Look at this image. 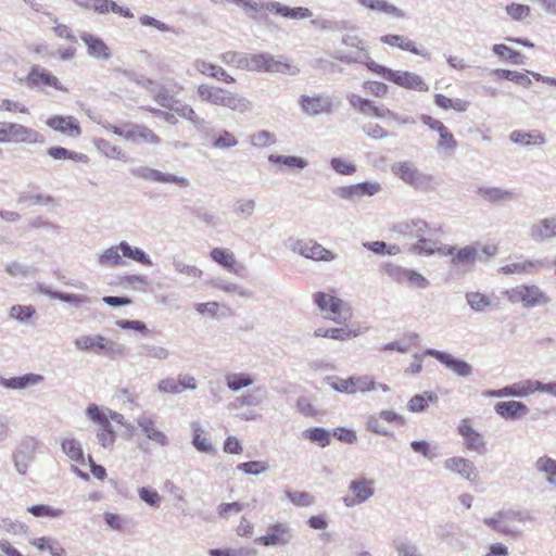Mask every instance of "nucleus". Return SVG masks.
I'll return each instance as SVG.
<instances>
[{
  "mask_svg": "<svg viewBox=\"0 0 556 556\" xmlns=\"http://www.w3.org/2000/svg\"><path fill=\"white\" fill-rule=\"evenodd\" d=\"M219 59L223 63L240 70L258 71L268 73H282L289 75H298L300 70L291 63L276 60L269 53H258L249 55L243 52L226 51L220 54Z\"/></svg>",
  "mask_w": 556,
  "mask_h": 556,
  "instance_id": "f257e3e1",
  "label": "nucleus"
},
{
  "mask_svg": "<svg viewBox=\"0 0 556 556\" xmlns=\"http://www.w3.org/2000/svg\"><path fill=\"white\" fill-rule=\"evenodd\" d=\"M197 96L203 103L227 108L241 114L251 112L253 109L252 102L245 97L215 85H199Z\"/></svg>",
  "mask_w": 556,
  "mask_h": 556,
  "instance_id": "f03ea898",
  "label": "nucleus"
},
{
  "mask_svg": "<svg viewBox=\"0 0 556 556\" xmlns=\"http://www.w3.org/2000/svg\"><path fill=\"white\" fill-rule=\"evenodd\" d=\"M392 173L409 187L429 192L434 190V176L420 170L412 161L396 162L391 167Z\"/></svg>",
  "mask_w": 556,
  "mask_h": 556,
  "instance_id": "7ed1b4c3",
  "label": "nucleus"
},
{
  "mask_svg": "<svg viewBox=\"0 0 556 556\" xmlns=\"http://www.w3.org/2000/svg\"><path fill=\"white\" fill-rule=\"evenodd\" d=\"M511 304L521 303L525 308L545 306L551 298L545 291L534 283H523L510 288L504 292Z\"/></svg>",
  "mask_w": 556,
  "mask_h": 556,
  "instance_id": "20e7f679",
  "label": "nucleus"
},
{
  "mask_svg": "<svg viewBox=\"0 0 556 556\" xmlns=\"http://www.w3.org/2000/svg\"><path fill=\"white\" fill-rule=\"evenodd\" d=\"M46 138L39 131L18 123L0 122L1 143L42 144Z\"/></svg>",
  "mask_w": 556,
  "mask_h": 556,
  "instance_id": "39448f33",
  "label": "nucleus"
},
{
  "mask_svg": "<svg viewBox=\"0 0 556 556\" xmlns=\"http://www.w3.org/2000/svg\"><path fill=\"white\" fill-rule=\"evenodd\" d=\"M294 539V530L288 522L268 525L266 534L256 538L254 543L263 546H286Z\"/></svg>",
  "mask_w": 556,
  "mask_h": 556,
  "instance_id": "423d86ee",
  "label": "nucleus"
},
{
  "mask_svg": "<svg viewBox=\"0 0 556 556\" xmlns=\"http://www.w3.org/2000/svg\"><path fill=\"white\" fill-rule=\"evenodd\" d=\"M130 173L132 176L146 181L160 184H175L179 188H187L190 186V181L187 177L163 173L159 169L149 166H139L132 168Z\"/></svg>",
  "mask_w": 556,
  "mask_h": 556,
  "instance_id": "0eeeda50",
  "label": "nucleus"
},
{
  "mask_svg": "<svg viewBox=\"0 0 556 556\" xmlns=\"http://www.w3.org/2000/svg\"><path fill=\"white\" fill-rule=\"evenodd\" d=\"M290 249L294 253L313 261L331 262L336 258V254L332 251L324 248L317 241L312 239H299L291 244Z\"/></svg>",
  "mask_w": 556,
  "mask_h": 556,
  "instance_id": "6e6552de",
  "label": "nucleus"
},
{
  "mask_svg": "<svg viewBox=\"0 0 556 556\" xmlns=\"http://www.w3.org/2000/svg\"><path fill=\"white\" fill-rule=\"evenodd\" d=\"M381 77L405 89L417 91H428L429 89L424 78L413 72L393 71L386 66Z\"/></svg>",
  "mask_w": 556,
  "mask_h": 556,
  "instance_id": "1a4fd4ad",
  "label": "nucleus"
},
{
  "mask_svg": "<svg viewBox=\"0 0 556 556\" xmlns=\"http://www.w3.org/2000/svg\"><path fill=\"white\" fill-rule=\"evenodd\" d=\"M38 442L34 437H25L21 440L13 453L15 469L21 475H26L29 465L35 460Z\"/></svg>",
  "mask_w": 556,
  "mask_h": 556,
  "instance_id": "9d476101",
  "label": "nucleus"
},
{
  "mask_svg": "<svg viewBox=\"0 0 556 556\" xmlns=\"http://www.w3.org/2000/svg\"><path fill=\"white\" fill-rule=\"evenodd\" d=\"M381 190V185L377 181H365L350 186L337 188L333 192L337 197L357 202L364 197H372Z\"/></svg>",
  "mask_w": 556,
  "mask_h": 556,
  "instance_id": "9b49d317",
  "label": "nucleus"
},
{
  "mask_svg": "<svg viewBox=\"0 0 556 556\" xmlns=\"http://www.w3.org/2000/svg\"><path fill=\"white\" fill-rule=\"evenodd\" d=\"M349 490L352 495L343 497L346 507H354L368 501L375 494V482L372 480L361 478L350 482Z\"/></svg>",
  "mask_w": 556,
  "mask_h": 556,
  "instance_id": "f8f14e48",
  "label": "nucleus"
},
{
  "mask_svg": "<svg viewBox=\"0 0 556 556\" xmlns=\"http://www.w3.org/2000/svg\"><path fill=\"white\" fill-rule=\"evenodd\" d=\"M299 103L302 111L309 116L330 114L333 111L331 97L327 94L301 96Z\"/></svg>",
  "mask_w": 556,
  "mask_h": 556,
  "instance_id": "ddd939ff",
  "label": "nucleus"
},
{
  "mask_svg": "<svg viewBox=\"0 0 556 556\" xmlns=\"http://www.w3.org/2000/svg\"><path fill=\"white\" fill-rule=\"evenodd\" d=\"M443 467L445 470L458 475L460 478L470 482H475L479 478V471L475 464L465 457H450L444 460Z\"/></svg>",
  "mask_w": 556,
  "mask_h": 556,
  "instance_id": "4468645a",
  "label": "nucleus"
},
{
  "mask_svg": "<svg viewBox=\"0 0 556 556\" xmlns=\"http://www.w3.org/2000/svg\"><path fill=\"white\" fill-rule=\"evenodd\" d=\"M425 354L434 357L459 377L466 378L472 374V367L467 362L457 359L446 352L427 349Z\"/></svg>",
  "mask_w": 556,
  "mask_h": 556,
  "instance_id": "2eb2a0df",
  "label": "nucleus"
},
{
  "mask_svg": "<svg viewBox=\"0 0 556 556\" xmlns=\"http://www.w3.org/2000/svg\"><path fill=\"white\" fill-rule=\"evenodd\" d=\"M458 433L464 439V446L472 452L483 455L486 452V442L483 435L473 429L467 419H463L458 426Z\"/></svg>",
  "mask_w": 556,
  "mask_h": 556,
  "instance_id": "dca6fc26",
  "label": "nucleus"
},
{
  "mask_svg": "<svg viewBox=\"0 0 556 556\" xmlns=\"http://www.w3.org/2000/svg\"><path fill=\"white\" fill-rule=\"evenodd\" d=\"M493 74L500 78L508 79V80L514 81L515 84H518L523 87H529L532 84L530 77L528 76V74H530V72H528V71L526 73H520V72H516V71L497 68V70L493 71ZM531 75L538 81H542V83H545L548 85L556 86V78L543 76V75H541L539 73H534V72H531Z\"/></svg>",
  "mask_w": 556,
  "mask_h": 556,
  "instance_id": "f3484780",
  "label": "nucleus"
},
{
  "mask_svg": "<svg viewBox=\"0 0 556 556\" xmlns=\"http://www.w3.org/2000/svg\"><path fill=\"white\" fill-rule=\"evenodd\" d=\"M267 397L265 388L258 386L236 396L229 404V407L236 410L242 407H258L267 401Z\"/></svg>",
  "mask_w": 556,
  "mask_h": 556,
  "instance_id": "a211bd4d",
  "label": "nucleus"
},
{
  "mask_svg": "<svg viewBox=\"0 0 556 556\" xmlns=\"http://www.w3.org/2000/svg\"><path fill=\"white\" fill-rule=\"evenodd\" d=\"M547 260H525L522 262H515L504 265L500 271L505 275H527L533 276L539 274L544 267H547Z\"/></svg>",
  "mask_w": 556,
  "mask_h": 556,
  "instance_id": "6ab92c4d",
  "label": "nucleus"
},
{
  "mask_svg": "<svg viewBox=\"0 0 556 556\" xmlns=\"http://www.w3.org/2000/svg\"><path fill=\"white\" fill-rule=\"evenodd\" d=\"M314 302L327 318L337 323L340 321L342 300L324 292H317L314 294Z\"/></svg>",
  "mask_w": 556,
  "mask_h": 556,
  "instance_id": "aec40b11",
  "label": "nucleus"
},
{
  "mask_svg": "<svg viewBox=\"0 0 556 556\" xmlns=\"http://www.w3.org/2000/svg\"><path fill=\"white\" fill-rule=\"evenodd\" d=\"M444 255L452 256V264L454 266H471L477 260H480L476 245H466L458 250L456 247H444Z\"/></svg>",
  "mask_w": 556,
  "mask_h": 556,
  "instance_id": "412c9836",
  "label": "nucleus"
},
{
  "mask_svg": "<svg viewBox=\"0 0 556 556\" xmlns=\"http://www.w3.org/2000/svg\"><path fill=\"white\" fill-rule=\"evenodd\" d=\"M422 232L424 233H422L421 238L415 237L417 239V242L405 244L406 251L414 253V254L426 255V256L432 255L435 252H439L440 254L444 255V251H445L444 247L445 245L441 244L439 241L426 238V236L429 232V228L425 229Z\"/></svg>",
  "mask_w": 556,
  "mask_h": 556,
  "instance_id": "4be33fe9",
  "label": "nucleus"
},
{
  "mask_svg": "<svg viewBox=\"0 0 556 556\" xmlns=\"http://www.w3.org/2000/svg\"><path fill=\"white\" fill-rule=\"evenodd\" d=\"M210 256L214 262L237 276H242L245 270V266L238 263L235 254L228 249L214 248L211 251Z\"/></svg>",
  "mask_w": 556,
  "mask_h": 556,
  "instance_id": "5701e85b",
  "label": "nucleus"
},
{
  "mask_svg": "<svg viewBox=\"0 0 556 556\" xmlns=\"http://www.w3.org/2000/svg\"><path fill=\"white\" fill-rule=\"evenodd\" d=\"M530 237L536 243L553 240L556 237V216L543 218L531 226Z\"/></svg>",
  "mask_w": 556,
  "mask_h": 556,
  "instance_id": "b1692460",
  "label": "nucleus"
},
{
  "mask_svg": "<svg viewBox=\"0 0 556 556\" xmlns=\"http://www.w3.org/2000/svg\"><path fill=\"white\" fill-rule=\"evenodd\" d=\"M476 193L491 204H504L513 201L517 194L513 190L492 186H479Z\"/></svg>",
  "mask_w": 556,
  "mask_h": 556,
  "instance_id": "393cba45",
  "label": "nucleus"
},
{
  "mask_svg": "<svg viewBox=\"0 0 556 556\" xmlns=\"http://www.w3.org/2000/svg\"><path fill=\"white\" fill-rule=\"evenodd\" d=\"M136 422L138 427L141 429L142 433L152 442L161 445L166 446L168 445L169 441L167 435L157 429L155 421L152 419L151 416L147 414H141L136 419Z\"/></svg>",
  "mask_w": 556,
  "mask_h": 556,
  "instance_id": "a878e982",
  "label": "nucleus"
},
{
  "mask_svg": "<svg viewBox=\"0 0 556 556\" xmlns=\"http://www.w3.org/2000/svg\"><path fill=\"white\" fill-rule=\"evenodd\" d=\"M80 39L86 45L89 56L101 61H106L111 58L112 54L110 48L100 37L83 31L80 34Z\"/></svg>",
  "mask_w": 556,
  "mask_h": 556,
  "instance_id": "bb28decb",
  "label": "nucleus"
},
{
  "mask_svg": "<svg viewBox=\"0 0 556 556\" xmlns=\"http://www.w3.org/2000/svg\"><path fill=\"white\" fill-rule=\"evenodd\" d=\"M42 381L43 377L34 372L11 378H5L0 375V386L8 390H25L38 386Z\"/></svg>",
  "mask_w": 556,
  "mask_h": 556,
  "instance_id": "cd10ccee",
  "label": "nucleus"
},
{
  "mask_svg": "<svg viewBox=\"0 0 556 556\" xmlns=\"http://www.w3.org/2000/svg\"><path fill=\"white\" fill-rule=\"evenodd\" d=\"M47 125L55 131H60L70 137H78L81 129L78 121L73 116L55 115L47 121Z\"/></svg>",
  "mask_w": 556,
  "mask_h": 556,
  "instance_id": "c85d7f7f",
  "label": "nucleus"
},
{
  "mask_svg": "<svg viewBox=\"0 0 556 556\" xmlns=\"http://www.w3.org/2000/svg\"><path fill=\"white\" fill-rule=\"evenodd\" d=\"M126 140L135 144H159L160 137L144 125H129L127 129Z\"/></svg>",
  "mask_w": 556,
  "mask_h": 556,
  "instance_id": "c756f323",
  "label": "nucleus"
},
{
  "mask_svg": "<svg viewBox=\"0 0 556 556\" xmlns=\"http://www.w3.org/2000/svg\"><path fill=\"white\" fill-rule=\"evenodd\" d=\"M106 338L102 334H84L74 339L75 348L80 352L94 353L102 355L105 348Z\"/></svg>",
  "mask_w": 556,
  "mask_h": 556,
  "instance_id": "7c9ffc66",
  "label": "nucleus"
},
{
  "mask_svg": "<svg viewBox=\"0 0 556 556\" xmlns=\"http://www.w3.org/2000/svg\"><path fill=\"white\" fill-rule=\"evenodd\" d=\"M494 410L506 420H516L529 413L528 406L519 401L498 402L495 404Z\"/></svg>",
  "mask_w": 556,
  "mask_h": 556,
  "instance_id": "2f4dec72",
  "label": "nucleus"
},
{
  "mask_svg": "<svg viewBox=\"0 0 556 556\" xmlns=\"http://www.w3.org/2000/svg\"><path fill=\"white\" fill-rule=\"evenodd\" d=\"M193 67L203 75H207L219 81L226 84H235L236 79L233 76L228 74L222 66L206 62L203 59H197L193 62Z\"/></svg>",
  "mask_w": 556,
  "mask_h": 556,
  "instance_id": "473e14b6",
  "label": "nucleus"
},
{
  "mask_svg": "<svg viewBox=\"0 0 556 556\" xmlns=\"http://www.w3.org/2000/svg\"><path fill=\"white\" fill-rule=\"evenodd\" d=\"M383 43L392 47H399L402 50L409 51L414 54L420 55L426 60H430V53L419 50L415 42L402 35H384L380 38Z\"/></svg>",
  "mask_w": 556,
  "mask_h": 556,
  "instance_id": "72a5a7b5",
  "label": "nucleus"
},
{
  "mask_svg": "<svg viewBox=\"0 0 556 556\" xmlns=\"http://www.w3.org/2000/svg\"><path fill=\"white\" fill-rule=\"evenodd\" d=\"M170 111L191 122L199 131H205L207 129V122L200 117L189 104L176 100Z\"/></svg>",
  "mask_w": 556,
  "mask_h": 556,
  "instance_id": "f704fd0d",
  "label": "nucleus"
},
{
  "mask_svg": "<svg viewBox=\"0 0 556 556\" xmlns=\"http://www.w3.org/2000/svg\"><path fill=\"white\" fill-rule=\"evenodd\" d=\"M27 81L29 86H50L54 87L58 90H63V87L60 85L59 79L53 76L51 73L47 72L46 70L34 66L28 76Z\"/></svg>",
  "mask_w": 556,
  "mask_h": 556,
  "instance_id": "c9c22d12",
  "label": "nucleus"
},
{
  "mask_svg": "<svg viewBox=\"0 0 556 556\" xmlns=\"http://www.w3.org/2000/svg\"><path fill=\"white\" fill-rule=\"evenodd\" d=\"M393 231L404 237H422V231L428 229V224L422 219L403 220L393 226Z\"/></svg>",
  "mask_w": 556,
  "mask_h": 556,
  "instance_id": "e433bc0d",
  "label": "nucleus"
},
{
  "mask_svg": "<svg viewBox=\"0 0 556 556\" xmlns=\"http://www.w3.org/2000/svg\"><path fill=\"white\" fill-rule=\"evenodd\" d=\"M267 7L270 8V12L281 15L287 18H292V20H304V18L312 17V15H313V12L307 8H303V7L289 8L280 2H277V1L271 2Z\"/></svg>",
  "mask_w": 556,
  "mask_h": 556,
  "instance_id": "4c0bfd02",
  "label": "nucleus"
},
{
  "mask_svg": "<svg viewBox=\"0 0 556 556\" xmlns=\"http://www.w3.org/2000/svg\"><path fill=\"white\" fill-rule=\"evenodd\" d=\"M510 140L516 144L521 146H543L546 142L545 136L539 131H523V130H514L510 136Z\"/></svg>",
  "mask_w": 556,
  "mask_h": 556,
  "instance_id": "58836bf2",
  "label": "nucleus"
},
{
  "mask_svg": "<svg viewBox=\"0 0 556 556\" xmlns=\"http://www.w3.org/2000/svg\"><path fill=\"white\" fill-rule=\"evenodd\" d=\"M62 452L74 463L86 464V457L79 441L74 438H65L61 441Z\"/></svg>",
  "mask_w": 556,
  "mask_h": 556,
  "instance_id": "ea45409f",
  "label": "nucleus"
},
{
  "mask_svg": "<svg viewBox=\"0 0 556 556\" xmlns=\"http://www.w3.org/2000/svg\"><path fill=\"white\" fill-rule=\"evenodd\" d=\"M119 243L112 245L98 255L97 262L103 267H116L123 264Z\"/></svg>",
  "mask_w": 556,
  "mask_h": 556,
  "instance_id": "a19ab883",
  "label": "nucleus"
},
{
  "mask_svg": "<svg viewBox=\"0 0 556 556\" xmlns=\"http://www.w3.org/2000/svg\"><path fill=\"white\" fill-rule=\"evenodd\" d=\"M226 386L232 392H239L240 390L248 388L253 384V378L249 374L244 372H228L225 376Z\"/></svg>",
  "mask_w": 556,
  "mask_h": 556,
  "instance_id": "79ce46f5",
  "label": "nucleus"
},
{
  "mask_svg": "<svg viewBox=\"0 0 556 556\" xmlns=\"http://www.w3.org/2000/svg\"><path fill=\"white\" fill-rule=\"evenodd\" d=\"M121 253L124 257L130 258L142 265L151 266L152 261L150 256L141 249L130 245L126 241L119 242Z\"/></svg>",
  "mask_w": 556,
  "mask_h": 556,
  "instance_id": "37998d69",
  "label": "nucleus"
},
{
  "mask_svg": "<svg viewBox=\"0 0 556 556\" xmlns=\"http://www.w3.org/2000/svg\"><path fill=\"white\" fill-rule=\"evenodd\" d=\"M138 355L143 358L165 361L169 357L170 352L161 345L143 343L138 346Z\"/></svg>",
  "mask_w": 556,
  "mask_h": 556,
  "instance_id": "c03bdc74",
  "label": "nucleus"
},
{
  "mask_svg": "<svg viewBox=\"0 0 556 556\" xmlns=\"http://www.w3.org/2000/svg\"><path fill=\"white\" fill-rule=\"evenodd\" d=\"M211 286L216 288V289H219V290H223L225 292H228V293H237L238 295H240L241 298H245V299H250L253 296V293L252 291L248 290V289H244L242 287H240L239 285L235 283V282H230V281H227L223 278H213L211 280Z\"/></svg>",
  "mask_w": 556,
  "mask_h": 556,
  "instance_id": "a18cd8bd",
  "label": "nucleus"
},
{
  "mask_svg": "<svg viewBox=\"0 0 556 556\" xmlns=\"http://www.w3.org/2000/svg\"><path fill=\"white\" fill-rule=\"evenodd\" d=\"M538 471L546 476L549 485H556V460L548 456H541L535 462Z\"/></svg>",
  "mask_w": 556,
  "mask_h": 556,
  "instance_id": "49530a36",
  "label": "nucleus"
},
{
  "mask_svg": "<svg viewBox=\"0 0 556 556\" xmlns=\"http://www.w3.org/2000/svg\"><path fill=\"white\" fill-rule=\"evenodd\" d=\"M86 416L89 420L97 424L99 428L112 426L109 421L108 408L100 407L99 405L91 403L86 408Z\"/></svg>",
  "mask_w": 556,
  "mask_h": 556,
  "instance_id": "de8ad7c7",
  "label": "nucleus"
},
{
  "mask_svg": "<svg viewBox=\"0 0 556 556\" xmlns=\"http://www.w3.org/2000/svg\"><path fill=\"white\" fill-rule=\"evenodd\" d=\"M392 546L397 556H424L419 547L407 538L393 540Z\"/></svg>",
  "mask_w": 556,
  "mask_h": 556,
  "instance_id": "09e8293b",
  "label": "nucleus"
},
{
  "mask_svg": "<svg viewBox=\"0 0 556 556\" xmlns=\"http://www.w3.org/2000/svg\"><path fill=\"white\" fill-rule=\"evenodd\" d=\"M302 435L305 439L317 443L320 447H326L331 442V433L321 427L307 428L303 431Z\"/></svg>",
  "mask_w": 556,
  "mask_h": 556,
  "instance_id": "8fccbe9b",
  "label": "nucleus"
},
{
  "mask_svg": "<svg viewBox=\"0 0 556 556\" xmlns=\"http://www.w3.org/2000/svg\"><path fill=\"white\" fill-rule=\"evenodd\" d=\"M96 146L98 150L103 153L105 156L123 162L128 161V156L126 152H124L119 147L111 143L105 139H99L96 141Z\"/></svg>",
  "mask_w": 556,
  "mask_h": 556,
  "instance_id": "3c124183",
  "label": "nucleus"
},
{
  "mask_svg": "<svg viewBox=\"0 0 556 556\" xmlns=\"http://www.w3.org/2000/svg\"><path fill=\"white\" fill-rule=\"evenodd\" d=\"M437 400L432 392H424L422 394L414 395L407 403V409L412 413H421L427 409L429 403Z\"/></svg>",
  "mask_w": 556,
  "mask_h": 556,
  "instance_id": "603ef678",
  "label": "nucleus"
},
{
  "mask_svg": "<svg viewBox=\"0 0 556 556\" xmlns=\"http://www.w3.org/2000/svg\"><path fill=\"white\" fill-rule=\"evenodd\" d=\"M268 161L274 164H282L289 168L303 169L307 166L305 159L295 155H279L273 153L268 156Z\"/></svg>",
  "mask_w": 556,
  "mask_h": 556,
  "instance_id": "864d4df0",
  "label": "nucleus"
},
{
  "mask_svg": "<svg viewBox=\"0 0 556 556\" xmlns=\"http://www.w3.org/2000/svg\"><path fill=\"white\" fill-rule=\"evenodd\" d=\"M47 153L54 160H72L74 162H85L87 160L85 154L67 150L63 147H51L47 150Z\"/></svg>",
  "mask_w": 556,
  "mask_h": 556,
  "instance_id": "5fc2aeb1",
  "label": "nucleus"
},
{
  "mask_svg": "<svg viewBox=\"0 0 556 556\" xmlns=\"http://www.w3.org/2000/svg\"><path fill=\"white\" fill-rule=\"evenodd\" d=\"M172 265L174 269L186 277L200 279L203 271L194 265L185 263L179 256L172 257Z\"/></svg>",
  "mask_w": 556,
  "mask_h": 556,
  "instance_id": "6e6d98bb",
  "label": "nucleus"
},
{
  "mask_svg": "<svg viewBox=\"0 0 556 556\" xmlns=\"http://www.w3.org/2000/svg\"><path fill=\"white\" fill-rule=\"evenodd\" d=\"M18 204L25 205L27 207L40 204V205H49L54 202L53 197L42 193H21L17 200Z\"/></svg>",
  "mask_w": 556,
  "mask_h": 556,
  "instance_id": "4d7b16f0",
  "label": "nucleus"
},
{
  "mask_svg": "<svg viewBox=\"0 0 556 556\" xmlns=\"http://www.w3.org/2000/svg\"><path fill=\"white\" fill-rule=\"evenodd\" d=\"M326 382L337 392L354 394L355 388L353 387L352 377L348 379L340 378L338 376H328Z\"/></svg>",
  "mask_w": 556,
  "mask_h": 556,
  "instance_id": "13d9d810",
  "label": "nucleus"
},
{
  "mask_svg": "<svg viewBox=\"0 0 556 556\" xmlns=\"http://www.w3.org/2000/svg\"><path fill=\"white\" fill-rule=\"evenodd\" d=\"M150 93L153 99L163 108L170 110L177 99L168 93V91L160 84H155Z\"/></svg>",
  "mask_w": 556,
  "mask_h": 556,
  "instance_id": "bf43d9fd",
  "label": "nucleus"
},
{
  "mask_svg": "<svg viewBox=\"0 0 556 556\" xmlns=\"http://www.w3.org/2000/svg\"><path fill=\"white\" fill-rule=\"evenodd\" d=\"M466 301L476 312H483L492 304L490 298L480 292H467Z\"/></svg>",
  "mask_w": 556,
  "mask_h": 556,
  "instance_id": "052dcab7",
  "label": "nucleus"
},
{
  "mask_svg": "<svg viewBox=\"0 0 556 556\" xmlns=\"http://www.w3.org/2000/svg\"><path fill=\"white\" fill-rule=\"evenodd\" d=\"M96 439L98 444H100L103 448L112 450L116 440V433L112 426L98 428Z\"/></svg>",
  "mask_w": 556,
  "mask_h": 556,
  "instance_id": "680f3d73",
  "label": "nucleus"
},
{
  "mask_svg": "<svg viewBox=\"0 0 556 556\" xmlns=\"http://www.w3.org/2000/svg\"><path fill=\"white\" fill-rule=\"evenodd\" d=\"M5 271L12 277H34L37 269L34 266H27L17 262H12L5 265Z\"/></svg>",
  "mask_w": 556,
  "mask_h": 556,
  "instance_id": "e2e57ef3",
  "label": "nucleus"
},
{
  "mask_svg": "<svg viewBox=\"0 0 556 556\" xmlns=\"http://www.w3.org/2000/svg\"><path fill=\"white\" fill-rule=\"evenodd\" d=\"M372 11H379L397 18H404L405 12L387 0H374L370 8Z\"/></svg>",
  "mask_w": 556,
  "mask_h": 556,
  "instance_id": "0e129e2a",
  "label": "nucleus"
},
{
  "mask_svg": "<svg viewBox=\"0 0 556 556\" xmlns=\"http://www.w3.org/2000/svg\"><path fill=\"white\" fill-rule=\"evenodd\" d=\"M457 147L458 143L453 134L447 131L440 137L435 148L439 152H443L444 154L451 156L455 153Z\"/></svg>",
  "mask_w": 556,
  "mask_h": 556,
  "instance_id": "69168bd1",
  "label": "nucleus"
},
{
  "mask_svg": "<svg viewBox=\"0 0 556 556\" xmlns=\"http://www.w3.org/2000/svg\"><path fill=\"white\" fill-rule=\"evenodd\" d=\"M27 511L30 513L35 517H51L58 518L63 515V510L61 508H54L49 505H33L27 508Z\"/></svg>",
  "mask_w": 556,
  "mask_h": 556,
  "instance_id": "338daca9",
  "label": "nucleus"
},
{
  "mask_svg": "<svg viewBox=\"0 0 556 556\" xmlns=\"http://www.w3.org/2000/svg\"><path fill=\"white\" fill-rule=\"evenodd\" d=\"M269 469L268 464L258 460H251L237 465V470L244 472L245 475L257 476L266 472Z\"/></svg>",
  "mask_w": 556,
  "mask_h": 556,
  "instance_id": "774afa93",
  "label": "nucleus"
}]
</instances>
